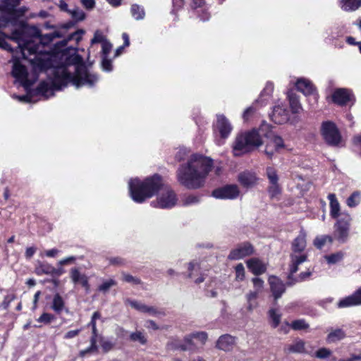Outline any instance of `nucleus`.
<instances>
[{
	"label": "nucleus",
	"instance_id": "nucleus-24",
	"mask_svg": "<svg viewBox=\"0 0 361 361\" xmlns=\"http://www.w3.org/2000/svg\"><path fill=\"white\" fill-rule=\"evenodd\" d=\"M238 181L244 187L251 188L257 184V178L254 173L246 171L239 175Z\"/></svg>",
	"mask_w": 361,
	"mask_h": 361
},
{
	"label": "nucleus",
	"instance_id": "nucleus-31",
	"mask_svg": "<svg viewBox=\"0 0 361 361\" xmlns=\"http://www.w3.org/2000/svg\"><path fill=\"white\" fill-rule=\"evenodd\" d=\"M355 305H360V304L355 293L341 300L338 303V307L339 308H345Z\"/></svg>",
	"mask_w": 361,
	"mask_h": 361
},
{
	"label": "nucleus",
	"instance_id": "nucleus-13",
	"mask_svg": "<svg viewBox=\"0 0 361 361\" xmlns=\"http://www.w3.org/2000/svg\"><path fill=\"white\" fill-rule=\"evenodd\" d=\"M236 343V337L230 334H224L217 339L216 348L225 352H230L233 350Z\"/></svg>",
	"mask_w": 361,
	"mask_h": 361
},
{
	"label": "nucleus",
	"instance_id": "nucleus-27",
	"mask_svg": "<svg viewBox=\"0 0 361 361\" xmlns=\"http://www.w3.org/2000/svg\"><path fill=\"white\" fill-rule=\"evenodd\" d=\"M189 277L194 279L196 283H200L204 281V277L201 274V276L195 279V276L199 274L200 271V264L197 262H190L188 265Z\"/></svg>",
	"mask_w": 361,
	"mask_h": 361
},
{
	"label": "nucleus",
	"instance_id": "nucleus-5",
	"mask_svg": "<svg viewBox=\"0 0 361 361\" xmlns=\"http://www.w3.org/2000/svg\"><path fill=\"white\" fill-rule=\"evenodd\" d=\"M21 1L22 0H1L0 10L4 14L8 16L0 18L1 28H4L7 27L9 23L13 24V23L15 22V16L17 12L16 8Z\"/></svg>",
	"mask_w": 361,
	"mask_h": 361
},
{
	"label": "nucleus",
	"instance_id": "nucleus-7",
	"mask_svg": "<svg viewBox=\"0 0 361 361\" xmlns=\"http://www.w3.org/2000/svg\"><path fill=\"white\" fill-rule=\"evenodd\" d=\"M350 220V215L345 214L335 224L334 237L341 243H345L348 239Z\"/></svg>",
	"mask_w": 361,
	"mask_h": 361
},
{
	"label": "nucleus",
	"instance_id": "nucleus-20",
	"mask_svg": "<svg viewBox=\"0 0 361 361\" xmlns=\"http://www.w3.org/2000/svg\"><path fill=\"white\" fill-rule=\"evenodd\" d=\"M249 270L255 275H260L267 270V266L257 258H252L247 261Z\"/></svg>",
	"mask_w": 361,
	"mask_h": 361
},
{
	"label": "nucleus",
	"instance_id": "nucleus-53",
	"mask_svg": "<svg viewBox=\"0 0 361 361\" xmlns=\"http://www.w3.org/2000/svg\"><path fill=\"white\" fill-rule=\"evenodd\" d=\"M122 279H123V281H124L127 283H132V284H139L140 283V281L139 279L135 278V277L133 276L132 275H130V274H128L126 273L122 274Z\"/></svg>",
	"mask_w": 361,
	"mask_h": 361
},
{
	"label": "nucleus",
	"instance_id": "nucleus-57",
	"mask_svg": "<svg viewBox=\"0 0 361 361\" xmlns=\"http://www.w3.org/2000/svg\"><path fill=\"white\" fill-rule=\"evenodd\" d=\"M102 66L103 70L106 71H111L112 70V63L111 60H109L107 57L103 56Z\"/></svg>",
	"mask_w": 361,
	"mask_h": 361
},
{
	"label": "nucleus",
	"instance_id": "nucleus-40",
	"mask_svg": "<svg viewBox=\"0 0 361 361\" xmlns=\"http://www.w3.org/2000/svg\"><path fill=\"white\" fill-rule=\"evenodd\" d=\"M192 336L195 337L197 346L204 345L208 338L207 334L204 331L192 333Z\"/></svg>",
	"mask_w": 361,
	"mask_h": 361
},
{
	"label": "nucleus",
	"instance_id": "nucleus-64",
	"mask_svg": "<svg viewBox=\"0 0 361 361\" xmlns=\"http://www.w3.org/2000/svg\"><path fill=\"white\" fill-rule=\"evenodd\" d=\"M79 332H80V330H78V329L69 331L64 335V338H66V339L73 338L75 337L76 336H78Z\"/></svg>",
	"mask_w": 361,
	"mask_h": 361
},
{
	"label": "nucleus",
	"instance_id": "nucleus-41",
	"mask_svg": "<svg viewBox=\"0 0 361 361\" xmlns=\"http://www.w3.org/2000/svg\"><path fill=\"white\" fill-rule=\"evenodd\" d=\"M290 326L293 330L300 331L307 329L310 326L305 319H297L292 322Z\"/></svg>",
	"mask_w": 361,
	"mask_h": 361
},
{
	"label": "nucleus",
	"instance_id": "nucleus-61",
	"mask_svg": "<svg viewBox=\"0 0 361 361\" xmlns=\"http://www.w3.org/2000/svg\"><path fill=\"white\" fill-rule=\"evenodd\" d=\"M259 293L255 290H250L245 295L246 300H256L259 296Z\"/></svg>",
	"mask_w": 361,
	"mask_h": 361
},
{
	"label": "nucleus",
	"instance_id": "nucleus-58",
	"mask_svg": "<svg viewBox=\"0 0 361 361\" xmlns=\"http://www.w3.org/2000/svg\"><path fill=\"white\" fill-rule=\"evenodd\" d=\"M14 298L15 296L13 295H7L5 297L4 301L0 305V308L6 310L9 306L10 302L14 300Z\"/></svg>",
	"mask_w": 361,
	"mask_h": 361
},
{
	"label": "nucleus",
	"instance_id": "nucleus-21",
	"mask_svg": "<svg viewBox=\"0 0 361 361\" xmlns=\"http://www.w3.org/2000/svg\"><path fill=\"white\" fill-rule=\"evenodd\" d=\"M126 302L130 305L133 308L141 312L148 313L150 315H157L159 312L152 306H147L136 300H126Z\"/></svg>",
	"mask_w": 361,
	"mask_h": 361
},
{
	"label": "nucleus",
	"instance_id": "nucleus-10",
	"mask_svg": "<svg viewBox=\"0 0 361 361\" xmlns=\"http://www.w3.org/2000/svg\"><path fill=\"white\" fill-rule=\"evenodd\" d=\"M254 252L252 245L247 242L239 244L233 249L228 257L231 260H238L245 257L251 255Z\"/></svg>",
	"mask_w": 361,
	"mask_h": 361
},
{
	"label": "nucleus",
	"instance_id": "nucleus-48",
	"mask_svg": "<svg viewBox=\"0 0 361 361\" xmlns=\"http://www.w3.org/2000/svg\"><path fill=\"white\" fill-rule=\"evenodd\" d=\"M107 39L106 37L104 35L102 31L97 30L94 34V37L91 40V45L92 46L94 44L96 43H101L102 44L106 42Z\"/></svg>",
	"mask_w": 361,
	"mask_h": 361
},
{
	"label": "nucleus",
	"instance_id": "nucleus-51",
	"mask_svg": "<svg viewBox=\"0 0 361 361\" xmlns=\"http://www.w3.org/2000/svg\"><path fill=\"white\" fill-rule=\"evenodd\" d=\"M54 319H55V317L53 314L44 312L37 319V322H40V323H43L44 324H49Z\"/></svg>",
	"mask_w": 361,
	"mask_h": 361
},
{
	"label": "nucleus",
	"instance_id": "nucleus-56",
	"mask_svg": "<svg viewBox=\"0 0 361 361\" xmlns=\"http://www.w3.org/2000/svg\"><path fill=\"white\" fill-rule=\"evenodd\" d=\"M112 49V44L106 40L102 44V51L103 56L107 57Z\"/></svg>",
	"mask_w": 361,
	"mask_h": 361
},
{
	"label": "nucleus",
	"instance_id": "nucleus-2",
	"mask_svg": "<svg viewBox=\"0 0 361 361\" xmlns=\"http://www.w3.org/2000/svg\"><path fill=\"white\" fill-rule=\"evenodd\" d=\"M130 195L137 203H142L147 199L151 198L159 190L160 194L156 200L151 202L154 207L169 209L174 207L177 202L175 192L168 186H165L161 177L158 175L148 177L144 180L139 178H132L128 182Z\"/></svg>",
	"mask_w": 361,
	"mask_h": 361
},
{
	"label": "nucleus",
	"instance_id": "nucleus-9",
	"mask_svg": "<svg viewBox=\"0 0 361 361\" xmlns=\"http://www.w3.org/2000/svg\"><path fill=\"white\" fill-rule=\"evenodd\" d=\"M240 195V190L236 185H228L216 189L212 195L217 199H235Z\"/></svg>",
	"mask_w": 361,
	"mask_h": 361
},
{
	"label": "nucleus",
	"instance_id": "nucleus-18",
	"mask_svg": "<svg viewBox=\"0 0 361 361\" xmlns=\"http://www.w3.org/2000/svg\"><path fill=\"white\" fill-rule=\"evenodd\" d=\"M70 276L75 284H80L87 290H89V278L85 274H82L78 268L71 269Z\"/></svg>",
	"mask_w": 361,
	"mask_h": 361
},
{
	"label": "nucleus",
	"instance_id": "nucleus-6",
	"mask_svg": "<svg viewBox=\"0 0 361 361\" xmlns=\"http://www.w3.org/2000/svg\"><path fill=\"white\" fill-rule=\"evenodd\" d=\"M321 133L324 140L330 145H338L341 142V134L336 125L330 121L324 122Z\"/></svg>",
	"mask_w": 361,
	"mask_h": 361
},
{
	"label": "nucleus",
	"instance_id": "nucleus-8",
	"mask_svg": "<svg viewBox=\"0 0 361 361\" xmlns=\"http://www.w3.org/2000/svg\"><path fill=\"white\" fill-rule=\"evenodd\" d=\"M268 141L265 146L264 153L269 158L272 157L279 152L281 149L284 148V143L283 139L276 135L271 130V135L269 137H267Z\"/></svg>",
	"mask_w": 361,
	"mask_h": 361
},
{
	"label": "nucleus",
	"instance_id": "nucleus-19",
	"mask_svg": "<svg viewBox=\"0 0 361 361\" xmlns=\"http://www.w3.org/2000/svg\"><path fill=\"white\" fill-rule=\"evenodd\" d=\"M353 95L350 90L344 88H340L335 90L332 95L333 101L339 104L344 105L351 100Z\"/></svg>",
	"mask_w": 361,
	"mask_h": 361
},
{
	"label": "nucleus",
	"instance_id": "nucleus-45",
	"mask_svg": "<svg viewBox=\"0 0 361 361\" xmlns=\"http://www.w3.org/2000/svg\"><path fill=\"white\" fill-rule=\"evenodd\" d=\"M85 33V31L83 30H78L71 35H68L66 39H65L63 42L64 44L67 43V42L71 40H75L76 42H78L82 39V37L83 34Z\"/></svg>",
	"mask_w": 361,
	"mask_h": 361
},
{
	"label": "nucleus",
	"instance_id": "nucleus-28",
	"mask_svg": "<svg viewBox=\"0 0 361 361\" xmlns=\"http://www.w3.org/2000/svg\"><path fill=\"white\" fill-rule=\"evenodd\" d=\"M328 199L330 202V214L332 217L337 218L339 216L340 204L335 194H329Z\"/></svg>",
	"mask_w": 361,
	"mask_h": 361
},
{
	"label": "nucleus",
	"instance_id": "nucleus-39",
	"mask_svg": "<svg viewBox=\"0 0 361 361\" xmlns=\"http://www.w3.org/2000/svg\"><path fill=\"white\" fill-rule=\"evenodd\" d=\"M37 273L38 274H54V273H56V269L48 264H42L37 267Z\"/></svg>",
	"mask_w": 361,
	"mask_h": 361
},
{
	"label": "nucleus",
	"instance_id": "nucleus-22",
	"mask_svg": "<svg viewBox=\"0 0 361 361\" xmlns=\"http://www.w3.org/2000/svg\"><path fill=\"white\" fill-rule=\"evenodd\" d=\"M305 247L306 233L302 230L292 243V253H304L303 251L305 249Z\"/></svg>",
	"mask_w": 361,
	"mask_h": 361
},
{
	"label": "nucleus",
	"instance_id": "nucleus-37",
	"mask_svg": "<svg viewBox=\"0 0 361 361\" xmlns=\"http://www.w3.org/2000/svg\"><path fill=\"white\" fill-rule=\"evenodd\" d=\"M333 239L329 235H321L317 237L314 240V245L319 249H321L326 243H331Z\"/></svg>",
	"mask_w": 361,
	"mask_h": 361
},
{
	"label": "nucleus",
	"instance_id": "nucleus-35",
	"mask_svg": "<svg viewBox=\"0 0 361 361\" xmlns=\"http://www.w3.org/2000/svg\"><path fill=\"white\" fill-rule=\"evenodd\" d=\"M361 200V194L360 192H354L346 201L347 205L350 207H355L359 204Z\"/></svg>",
	"mask_w": 361,
	"mask_h": 361
},
{
	"label": "nucleus",
	"instance_id": "nucleus-25",
	"mask_svg": "<svg viewBox=\"0 0 361 361\" xmlns=\"http://www.w3.org/2000/svg\"><path fill=\"white\" fill-rule=\"evenodd\" d=\"M90 325L92 327V336L90 339V346L87 349L80 352L81 355L84 356L85 354L88 353L97 352V330L96 327V322H91Z\"/></svg>",
	"mask_w": 361,
	"mask_h": 361
},
{
	"label": "nucleus",
	"instance_id": "nucleus-60",
	"mask_svg": "<svg viewBox=\"0 0 361 361\" xmlns=\"http://www.w3.org/2000/svg\"><path fill=\"white\" fill-rule=\"evenodd\" d=\"M80 2L82 6L88 10L92 9L95 6L94 0H80Z\"/></svg>",
	"mask_w": 361,
	"mask_h": 361
},
{
	"label": "nucleus",
	"instance_id": "nucleus-46",
	"mask_svg": "<svg viewBox=\"0 0 361 361\" xmlns=\"http://www.w3.org/2000/svg\"><path fill=\"white\" fill-rule=\"evenodd\" d=\"M343 257V253L338 252L330 255L325 256V259L329 264H335L340 262Z\"/></svg>",
	"mask_w": 361,
	"mask_h": 361
},
{
	"label": "nucleus",
	"instance_id": "nucleus-15",
	"mask_svg": "<svg viewBox=\"0 0 361 361\" xmlns=\"http://www.w3.org/2000/svg\"><path fill=\"white\" fill-rule=\"evenodd\" d=\"M270 290L275 300L280 298L286 290L285 284L276 276H271L269 278Z\"/></svg>",
	"mask_w": 361,
	"mask_h": 361
},
{
	"label": "nucleus",
	"instance_id": "nucleus-50",
	"mask_svg": "<svg viewBox=\"0 0 361 361\" xmlns=\"http://www.w3.org/2000/svg\"><path fill=\"white\" fill-rule=\"evenodd\" d=\"M269 317L272 321L273 327L276 328L280 323L281 315L276 312L274 309H271L269 312Z\"/></svg>",
	"mask_w": 361,
	"mask_h": 361
},
{
	"label": "nucleus",
	"instance_id": "nucleus-30",
	"mask_svg": "<svg viewBox=\"0 0 361 361\" xmlns=\"http://www.w3.org/2000/svg\"><path fill=\"white\" fill-rule=\"evenodd\" d=\"M51 307L57 314H60L64 309V300L59 293L54 295Z\"/></svg>",
	"mask_w": 361,
	"mask_h": 361
},
{
	"label": "nucleus",
	"instance_id": "nucleus-43",
	"mask_svg": "<svg viewBox=\"0 0 361 361\" xmlns=\"http://www.w3.org/2000/svg\"><path fill=\"white\" fill-rule=\"evenodd\" d=\"M116 282L114 279H109L105 281H104L99 287L98 290L100 292H102L104 293H107L109 289L116 286Z\"/></svg>",
	"mask_w": 361,
	"mask_h": 361
},
{
	"label": "nucleus",
	"instance_id": "nucleus-52",
	"mask_svg": "<svg viewBox=\"0 0 361 361\" xmlns=\"http://www.w3.org/2000/svg\"><path fill=\"white\" fill-rule=\"evenodd\" d=\"M254 290L261 293L264 288V281L259 278L255 277L252 279Z\"/></svg>",
	"mask_w": 361,
	"mask_h": 361
},
{
	"label": "nucleus",
	"instance_id": "nucleus-54",
	"mask_svg": "<svg viewBox=\"0 0 361 361\" xmlns=\"http://www.w3.org/2000/svg\"><path fill=\"white\" fill-rule=\"evenodd\" d=\"M256 111V108L254 106V104L251 106L247 108L243 114V118L245 121H247L249 120V118L254 115V114Z\"/></svg>",
	"mask_w": 361,
	"mask_h": 361
},
{
	"label": "nucleus",
	"instance_id": "nucleus-32",
	"mask_svg": "<svg viewBox=\"0 0 361 361\" xmlns=\"http://www.w3.org/2000/svg\"><path fill=\"white\" fill-rule=\"evenodd\" d=\"M130 13L132 16L137 20H142L145 16L144 8L136 4L131 6Z\"/></svg>",
	"mask_w": 361,
	"mask_h": 361
},
{
	"label": "nucleus",
	"instance_id": "nucleus-26",
	"mask_svg": "<svg viewBox=\"0 0 361 361\" xmlns=\"http://www.w3.org/2000/svg\"><path fill=\"white\" fill-rule=\"evenodd\" d=\"M328 331L326 341L329 343L338 342L345 337V333L342 329H330Z\"/></svg>",
	"mask_w": 361,
	"mask_h": 361
},
{
	"label": "nucleus",
	"instance_id": "nucleus-1",
	"mask_svg": "<svg viewBox=\"0 0 361 361\" xmlns=\"http://www.w3.org/2000/svg\"><path fill=\"white\" fill-rule=\"evenodd\" d=\"M68 27L65 25L61 30L42 35L37 27H33L30 29L33 36L28 41L24 39L25 27L13 30L11 35L0 30V48L13 52L6 39L14 41L18 44L22 57L30 61L32 66L34 74L30 75L17 54L13 56L12 75L25 90L37 80V73L44 71L49 76L52 75L47 81L40 82L37 87L38 92L46 98L53 96L54 90H61L70 82L76 88L82 86L91 87L97 82V75L87 69L79 55L69 56L65 52L51 54L46 50L45 45L54 38L63 37L65 30Z\"/></svg>",
	"mask_w": 361,
	"mask_h": 361
},
{
	"label": "nucleus",
	"instance_id": "nucleus-36",
	"mask_svg": "<svg viewBox=\"0 0 361 361\" xmlns=\"http://www.w3.org/2000/svg\"><path fill=\"white\" fill-rule=\"evenodd\" d=\"M130 339L134 342H139L142 345L147 343V338L144 333L137 331L130 334Z\"/></svg>",
	"mask_w": 361,
	"mask_h": 361
},
{
	"label": "nucleus",
	"instance_id": "nucleus-33",
	"mask_svg": "<svg viewBox=\"0 0 361 361\" xmlns=\"http://www.w3.org/2000/svg\"><path fill=\"white\" fill-rule=\"evenodd\" d=\"M290 106L293 114H298L302 109L298 97L293 94H289L288 96Z\"/></svg>",
	"mask_w": 361,
	"mask_h": 361
},
{
	"label": "nucleus",
	"instance_id": "nucleus-23",
	"mask_svg": "<svg viewBox=\"0 0 361 361\" xmlns=\"http://www.w3.org/2000/svg\"><path fill=\"white\" fill-rule=\"evenodd\" d=\"M284 351L287 353H305L307 352L305 342L302 339L297 338L292 343L286 345Z\"/></svg>",
	"mask_w": 361,
	"mask_h": 361
},
{
	"label": "nucleus",
	"instance_id": "nucleus-4",
	"mask_svg": "<svg viewBox=\"0 0 361 361\" xmlns=\"http://www.w3.org/2000/svg\"><path fill=\"white\" fill-rule=\"evenodd\" d=\"M271 135V125L263 122L259 128L240 133L236 137L233 145V153L235 156H240L251 152L263 144L262 137H269Z\"/></svg>",
	"mask_w": 361,
	"mask_h": 361
},
{
	"label": "nucleus",
	"instance_id": "nucleus-14",
	"mask_svg": "<svg viewBox=\"0 0 361 361\" xmlns=\"http://www.w3.org/2000/svg\"><path fill=\"white\" fill-rule=\"evenodd\" d=\"M215 128L219 131L221 137L224 139L227 138L233 130L231 123L224 115H217Z\"/></svg>",
	"mask_w": 361,
	"mask_h": 361
},
{
	"label": "nucleus",
	"instance_id": "nucleus-34",
	"mask_svg": "<svg viewBox=\"0 0 361 361\" xmlns=\"http://www.w3.org/2000/svg\"><path fill=\"white\" fill-rule=\"evenodd\" d=\"M267 176L269 180V185L271 184H277L279 183V176L277 174L276 170L272 167H267L266 171Z\"/></svg>",
	"mask_w": 361,
	"mask_h": 361
},
{
	"label": "nucleus",
	"instance_id": "nucleus-62",
	"mask_svg": "<svg viewBox=\"0 0 361 361\" xmlns=\"http://www.w3.org/2000/svg\"><path fill=\"white\" fill-rule=\"evenodd\" d=\"M247 310L249 312H252L258 306V302L256 300H246Z\"/></svg>",
	"mask_w": 361,
	"mask_h": 361
},
{
	"label": "nucleus",
	"instance_id": "nucleus-38",
	"mask_svg": "<svg viewBox=\"0 0 361 361\" xmlns=\"http://www.w3.org/2000/svg\"><path fill=\"white\" fill-rule=\"evenodd\" d=\"M268 192L271 199L278 198L281 193V187L279 183L271 184L268 187Z\"/></svg>",
	"mask_w": 361,
	"mask_h": 361
},
{
	"label": "nucleus",
	"instance_id": "nucleus-11",
	"mask_svg": "<svg viewBox=\"0 0 361 361\" xmlns=\"http://www.w3.org/2000/svg\"><path fill=\"white\" fill-rule=\"evenodd\" d=\"M195 337L192 334L186 336L184 338L183 342L176 341H173L169 344L173 349H180L183 351H194L198 348L196 341H194Z\"/></svg>",
	"mask_w": 361,
	"mask_h": 361
},
{
	"label": "nucleus",
	"instance_id": "nucleus-44",
	"mask_svg": "<svg viewBox=\"0 0 361 361\" xmlns=\"http://www.w3.org/2000/svg\"><path fill=\"white\" fill-rule=\"evenodd\" d=\"M274 91V85L271 82H267L266 85V87L263 90L262 94H261V99L262 102H264V100H267L272 94Z\"/></svg>",
	"mask_w": 361,
	"mask_h": 361
},
{
	"label": "nucleus",
	"instance_id": "nucleus-49",
	"mask_svg": "<svg viewBox=\"0 0 361 361\" xmlns=\"http://www.w3.org/2000/svg\"><path fill=\"white\" fill-rule=\"evenodd\" d=\"M235 279L238 281H242L245 279V268L243 264L240 263L235 267Z\"/></svg>",
	"mask_w": 361,
	"mask_h": 361
},
{
	"label": "nucleus",
	"instance_id": "nucleus-55",
	"mask_svg": "<svg viewBox=\"0 0 361 361\" xmlns=\"http://www.w3.org/2000/svg\"><path fill=\"white\" fill-rule=\"evenodd\" d=\"M331 351L326 348H322L316 352V357L318 358H326L330 356Z\"/></svg>",
	"mask_w": 361,
	"mask_h": 361
},
{
	"label": "nucleus",
	"instance_id": "nucleus-59",
	"mask_svg": "<svg viewBox=\"0 0 361 361\" xmlns=\"http://www.w3.org/2000/svg\"><path fill=\"white\" fill-rule=\"evenodd\" d=\"M199 202V198L194 195H190L185 198L184 204L185 205H190L192 204L197 203Z\"/></svg>",
	"mask_w": 361,
	"mask_h": 361
},
{
	"label": "nucleus",
	"instance_id": "nucleus-63",
	"mask_svg": "<svg viewBox=\"0 0 361 361\" xmlns=\"http://www.w3.org/2000/svg\"><path fill=\"white\" fill-rule=\"evenodd\" d=\"M109 263L113 265H121L123 264L124 260L118 257H111L109 259Z\"/></svg>",
	"mask_w": 361,
	"mask_h": 361
},
{
	"label": "nucleus",
	"instance_id": "nucleus-12",
	"mask_svg": "<svg viewBox=\"0 0 361 361\" xmlns=\"http://www.w3.org/2000/svg\"><path fill=\"white\" fill-rule=\"evenodd\" d=\"M271 118L277 124L286 123L289 120V112L286 106L282 103L275 105L271 115Z\"/></svg>",
	"mask_w": 361,
	"mask_h": 361
},
{
	"label": "nucleus",
	"instance_id": "nucleus-42",
	"mask_svg": "<svg viewBox=\"0 0 361 361\" xmlns=\"http://www.w3.org/2000/svg\"><path fill=\"white\" fill-rule=\"evenodd\" d=\"M68 13L71 16L72 18L76 21L82 20L85 17L84 12L78 8H73L68 11Z\"/></svg>",
	"mask_w": 361,
	"mask_h": 361
},
{
	"label": "nucleus",
	"instance_id": "nucleus-17",
	"mask_svg": "<svg viewBox=\"0 0 361 361\" xmlns=\"http://www.w3.org/2000/svg\"><path fill=\"white\" fill-rule=\"evenodd\" d=\"M307 255L305 253H291L290 254V263L289 265V276L288 279L291 278V276L298 271V266L305 262L307 260Z\"/></svg>",
	"mask_w": 361,
	"mask_h": 361
},
{
	"label": "nucleus",
	"instance_id": "nucleus-47",
	"mask_svg": "<svg viewBox=\"0 0 361 361\" xmlns=\"http://www.w3.org/2000/svg\"><path fill=\"white\" fill-rule=\"evenodd\" d=\"M99 342L104 352L111 350L114 345L112 341L102 336H99Z\"/></svg>",
	"mask_w": 361,
	"mask_h": 361
},
{
	"label": "nucleus",
	"instance_id": "nucleus-29",
	"mask_svg": "<svg viewBox=\"0 0 361 361\" xmlns=\"http://www.w3.org/2000/svg\"><path fill=\"white\" fill-rule=\"evenodd\" d=\"M341 8L346 11L357 10L361 6V0H339Z\"/></svg>",
	"mask_w": 361,
	"mask_h": 361
},
{
	"label": "nucleus",
	"instance_id": "nucleus-16",
	"mask_svg": "<svg viewBox=\"0 0 361 361\" xmlns=\"http://www.w3.org/2000/svg\"><path fill=\"white\" fill-rule=\"evenodd\" d=\"M296 87L298 91L305 95H312L314 100L317 99V94L314 92L315 89L313 84L306 78H299L296 82Z\"/></svg>",
	"mask_w": 361,
	"mask_h": 361
},
{
	"label": "nucleus",
	"instance_id": "nucleus-3",
	"mask_svg": "<svg viewBox=\"0 0 361 361\" xmlns=\"http://www.w3.org/2000/svg\"><path fill=\"white\" fill-rule=\"evenodd\" d=\"M212 165V159L209 157L192 154L178 169V180L187 188H199L203 185Z\"/></svg>",
	"mask_w": 361,
	"mask_h": 361
}]
</instances>
